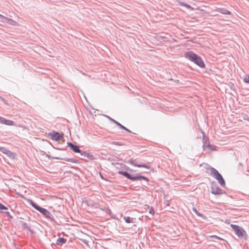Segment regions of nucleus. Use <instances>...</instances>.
<instances>
[{
  "instance_id": "obj_1",
  "label": "nucleus",
  "mask_w": 249,
  "mask_h": 249,
  "mask_svg": "<svg viewBox=\"0 0 249 249\" xmlns=\"http://www.w3.org/2000/svg\"><path fill=\"white\" fill-rule=\"evenodd\" d=\"M184 56L186 58H187L190 61L193 62L200 68H205V65L201 57L193 52L189 51L186 52L184 53Z\"/></svg>"
},
{
  "instance_id": "obj_2",
  "label": "nucleus",
  "mask_w": 249,
  "mask_h": 249,
  "mask_svg": "<svg viewBox=\"0 0 249 249\" xmlns=\"http://www.w3.org/2000/svg\"><path fill=\"white\" fill-rule=\"evenodd\" d=\"M26 200L35 209L42 213L44 216L47 217L50 216L51 213L47 210L38 206L31 199H26Z\"/></svg>"
},
{
  "instance_id": "obj_3",
  "label": "nucleus",
  "mask_w": 249,
  "mask_h": 249,
  "mask_svg": "<svg viewBox=\"0 0 249 249\" xmlns=\"http://www.w3.org/2000/svg\"><path fill=\"white\" fill-rule=\"evenodd\" d=\"M231 227L238 237H242L246 235V231L242 227L233 224H231Z\"/></svg>"
},
{
  "instance_id": "obj_4",
  "label": "nucleus",
  "mask_w": 249,
  "mask_h": 249,
  "mask_svg": "<svg viewBox=\"0 0 249 249\" xmlns=\"http://www.w3.org/2000/svg\"><path fill=\"white\" fill-rule=\"evenodd\" d=\"M51 139L54 141H60L63 139V135L56 132H52L49 134Z\"/></svg>"
},
{
  "instance_id": "obj_5",
  "label": "nucleus",
  "mask_w": 249,
  "mask_h": 249,
  "mask_svg": "<svg viewBox=\"0 0 249 249\" xmlns=\"http://www.w3.org/2000/svg\"><path fill=\"white\" fill-rule=\"evenodd\" d=\"M0 151L12 159H15L16 157L15 153L11 152L5 148L0 147Z\"/></svg>"
},
{
  "instance_id": "obj_6",
  "label": "nucleus",
  "mask_w": 249,
  "mask_h": 249,
  "mask_svg": "<svg viewBox=\"0 0 249 249\" xmlns=\"http://www.w3.org/2000/svg\"><path fill=\"white\" fill-rule=\"evenodd\" d=\"M204 141H205L203 142V148L204 150L208 149V150L211 151L216 150V147L215 146L210 144L209 142H207L206 140H204Z\"/></svg>"
},
{
  "instance_id": "obj_7",
  "label": "nucleus",
  "mask_w": 249,
  "mask_h": 249,
  "mask_svg": "<svg viewBox=\"0 0 249 249\" xmlns=\"http://www.w3.org/2000/svg\"><path fill=\"white\" fill-rule=\"evenodd\" d=\"M128 162L130 163L131 164L136 166V167H143V168H147V169H149L150 168L149 166L147 165L146 164H138L137 162V161H136V160H135L131 159V160H129L128 161Z\"/></svg>"
},
{
  "instance_id": "obj_8",
  "label": "nucleus",
  "mask_w": 249,
  "mask_h": 249,
  "mask_svg": "<svg viewBox=\"0 0 249 249\" xmlns=\"http://www.w3.org/2000/svg\"><path fill=\"white\" fill-rule=\"evenodd\" d=\"M0 123L7 125H14V123L13 121L7 120L5 118L2 117H0Z\"/></svg>"
},
{
  "instance_id": "obj_9",
  "label": "nucleus",
  "mask_w": 249,
  "mask_h": 249,
  "mask_svg": "<svg viewBox=\"0 0 249 249\" xmlns=\"http://www.w3.org/2000/svg\"><path fill=\"white\" fill-rule=\"evenodd\" d=\"M67 144L74 152L80 153L81 152L78 146L74 145L71 142H68Z\"/></svg>"
},
{
  "instance_id": "obj_10",
  "label": "nucleus",
  "mask_w": 249,
  "mask_h": 249,
  "mask_svg": "<svg viewBox=\"0 0 249 249\" xmlns=\"http://www.w3.org/2000/svg\"><path fill=\"white\" fill-rule=\"evenodd\" d=\"M8 208L0 202V211L1 213H4L10 218H13V216L8 212H3V210H7Z\"/></svg>"
},
{
  "instance_id": "obj_11",
  "label": "nucleus",
  "mask_w": 249,
  "mask_h": 249,
  "mask_svg": "<svg viewBox=\"0 0 249 249\" xmlns=\"http://www.w3.org/2000/svg\"><path fill=\"white\" fill-rule=\"evenodd\" d=\"M222 186L224 187L225 186V182L222 176L219 173L214 178Z\"/></svg>"
},
{
  "instance_id": "obj_12",
  "label": "nucleus",
  "mask_w": 249,
  "mask_h": 249,
  "mask_svg": "<svg viewBox=\"0 0 249 249\" xmlns=\"http://www.w3.org/2000/svg\"><path fill=\"white\" fill-rule=\"evenodd\" d=\"M212 193L215 195H221L223 193L222 190L216 186H213L212 189Z\"/></svg>"
},
{
  "instance_id": "obj_13",
  "label": "nucleus",
  "mask_w": 249,
  "mask_h": 249,
  "mask_svg": "<svg viewBox=\"0 0 249 249\" xmlns=\"http://www.w3.org/2000/svg\"><path fill=\"white\" fill-rule=\"evenodd\" d=\"M208 170L210 175L214 178L219 174L218 172L213 167L209 168Z\"/></svg>"
},
{
  "instance_id": "obj_14",
  "label": "nucleus",
  "mask_w": 249,
  "mask_h": 249,
  "mask_svg": "<svg viewBox=\"0 0 249 249\" xmlns=\"http://www.w3.org/2000/svg\"><path fill=\"white\" fill-rule=\"evenodd\" d=\"M118 173L120 175H122L125 177L127 178L132 180V178H133V177H131L128 173H127L126 172H124V171H119Z\"/></svg>"
},
{
  "instance_id": "obj_15",
  "label": "nucleus",
  "mask_w": 249,
  "mask_h": 249,
  "mask_svg": "<svg viewBox=\"0 0 249 249\" xmlns=\"http://www.w3.org/2000/svg\"><path fill=\"white\" fill-rule=\"evenodd\" d=\"M179 5H180L181 6H184L188 9H190L191 10H194V8L192 7V6H191L190 5L187 4V3H185L184 2H179Z\"/></svg>"
},
{
  "instance_id": "obj_16",
  "label": "nucleus",
  "mask_w": 249,
  "mask_h": 249,
  "mask_svg": "<svg viewBox=\"0 0 249 249\" xmlns=\"http://www.w3.org/2000/svg\"><path fill=\"white\" fill-rule=\"evenodd\" d=\"M66 242V239L64 238H59L57 239L56 244L57 245H62L65 243Z\"/></svg>"
},
{
  "instance_id": "obj_17",
  "label": "nucleus",
  "mask_w": 249,
  "mask_h": 249,
  "mask_svg": "<svg viewBox=\"0 0 249 249\" xmlns=\"http://www.w3.org/2000/svg\"><path fill=\"white\" fill-rule=\"evenodd\" d=\"M142 179L146 181H148V179L147 178L142 176H139L137 177H133V178H132V180H136L138 179Z\"/></svg>"
},
{
  "instance_id": "obj_18",
  "label": "nucleus",
  "mask_w": 249,
  "mask_h": 249,
  "mask_svg": "<svg viewBox=\"0 0 249 249\" xmlns=\"http://www.w3.org/2000/svg\"><path fill=\"white\" fill-rule=\"evenodd\" d=\"M124 219L125 220V221L127 223H130L133 222V218H132L130 217H128V216L125 217V216L124 217Z\"/></svg>"
},
{
  "instance_id": "obj_19",
  "label": "nucleus",
  "mask_w": 249,
  "mask_h": 249,
  "mask_svg": "<svg viewBox=\"0 0 249 249\" xmlns=\"http://www.w3.org/2000/svg\"><path fill=\"white\" fill-rule=\"evenodd\" d=\"M114 122L117 124L118 126H119L121 128H123V129H124L127 131H129L126 128H125L124 126L123 125H122L121 124H120L119 123L116 122V121L115 120H113Z\"/></svg>"
},
{
  "instance_id": "obj_20",
  "label": "nucleus",
  "mask_w": 249,
  "mask_h": 249,
  "mask_svg": "<svg viewBox=\"0 0 249 249\" xmlns=\"http://www.w3.org/2000/svg\"><path fill=\"white\" fill-rule=\"evenodd\" d=\"M244 81L248 84H249V75H246L244 78Z\"/></svg>"
},
{
  "instance_id": "obj_21",
  "label": "nucleus",
  "mask_w": 249,
  "mask_h": 249,
  "mask_svg": "<svg viewBox=\"0 0 249 249\" xmlns=\"http://www.w3.org/2000/svg\"><path fill=\"white\" fill-rule=\"evenodd\" d=\"M210 237H212V238H216L217 239H219V240H223L224 239L219 236H217V235H211L210 236Z\"/></svg>"
},
{
  "instance_id": "obj_22",
  "label": "nucleus",
  "mask_w": 249,
  "mask_h": 249,
  "mask_svg": "<svg viewBox=\"0 0 249 249\" xmlns=\"http://www.w3.org/2000/svg\"><path fill=\"white\" fill-rule=\"evenodd\" d=\"M149 213H151V214L152 215H154V213H155V211H154V210L153 209V208L152 207H151L150 208V209H149Z\"/></svg>"
},
{
  "instance_id": "obj_23",
  "label": "nucleus",
  "mask_w": 249,
  "mask_h": 249,
  "mask_svg": "<svg viewBox=\"0 0 249 249\" xmlns=\"http://www.w3.org/2000/svg\"><path fill=\"white\" fill-rule=\"evenodd\" d=\"M82 155H84V156H87V157H89V154H87L85 152H84L83 153H82L81 154Z\"/></svg>"
},
{
  "instance_id": "obj_24",
  "label": "nucleus",
  "mask_w": 249,
  "mask_h": 249,
  "mask_svg": "<svg viewBox=\"0 0 249 249\" xmlns=\"http://www.w3.org/2000/svg\"><path fill=\"white\" fill-rule=\"evenodd\" d=\"M226 14L230 15L231 14V12L229 11H227V12L226 13Z\"/></svg>"
},
{
  "instance_id": "obj_25",
  "label": "nucleus",
  "mask_w": 249,
  "mask_h": 249,
  "mask_svg": "<svg viewBox=\"0 0 249 249\" xmlns=\"http://www.w3.org/2000/svg\"><path fill=\"white\" fill-rule=\"evenodd\" d=\"M197 213V214L198 216H201V214H200V213Z\"/></svg>"
},
{
  "instance_id": "obj_26",
  "label": "nucleus",
  "mask_w": 249,
  "mask_h": 249,
  "mask_svg": "<svg viewBox=\"0 0 249 249\" xmlns=\"http://www.w3.org/2000/svg\"><path fill=\"white\" fill-rule=\"evenodd\" d=\"M0 16H1V17H2V16H1V15H0ZM2 17H3L2 16Z\"/></svg>"
}]
</instances>
